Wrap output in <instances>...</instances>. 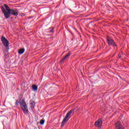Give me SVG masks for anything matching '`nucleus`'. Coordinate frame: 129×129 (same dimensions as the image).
Instances as JSON below:
<instances>
[{"instance_id":"0eeeda50","label":"nucleus","mask_w":129,"mask_h":129,"mask_svg":"<svg viewBox=\"0 0 129 129\" xmlns=\"http://www.w3.org/2000/svg\"><path fill=\"white\" fill-rule=\"evenodd\" d=\"M71 55V53L70 52H69L67 54V55H66L64 56V57H63L60 60L61 63H64V61H67V60H68L69 57H70Z\"/></svg>"},{"instance_id":"4468645a","label":"nucleus","mask_w":129,"mask_h":129,"mask_svg":"<svg viewBox=\"0 0 129 129\" xmlns=\"http://www.w3.org/2000/svg\"><path fill=\"white\" fill-rule=\"evenodd\" d=\"M54 30V28H52V29L50 30V33H54V30Z\"/></svg>"},{"instance_id":"39448f33","label":"nucleus","mask_w":129,"mask_h":129,"mask_svg":"<svg viewBox=\"0 0 129 129\" xmlns=\"http://www.w3.org/2000/svg\"><path fill=\"white\" fill-rule=\"evenodd\" d=\"M1 41L4 46H5L6 48H9L10 42H9V40L6 38V37L2 36L1 38Z\"/></svg>"},{"instance_id":"20e7f679","label":"nucleus","mask_w":129,"mask_h":129,"mask_svg":"<svg viewBox=\"0 0 129 129\" xmlns=\"http://www.w3.org/2000/svg\"><path fill=\"white\" fill-rule=\"evenodd\" d=\"M107 43L109 46H112V47H116V44H115V42L114 40H113L109 36H107L106 38Z\"/></svg>"},{"instance_id":"f8f14e48","label":"nucleus","mask_w":129,"mask_h":129,"mask_svg":"<svg viewBox=\"0 0 129 129\" xmlns=\"http://www.w3.org/2000/svg\"><path fill=\"white\" fill-rule=\"evenodd\" d=\"M40 124H43L45 123V120L43 119L40 120Z\"/></svg>"},{"instance_id":"f257e3e1","label":"nucleus","mask_w":129,"mask_h":129,"mask_svg":"<svg viewBox=\"0 0 129 129\" xmlns=\"http://www.w3.org/2000/svg\"><path fill=\"white\" fill-rule=\"evenodd\" d=\"M4 6L1 7L2 13L4 14L6 19H9L11 17V15L18 17L19 12L17 9H11L8 5L5 4ZM5 8L6 9H5Z\"/></svg>"},{"instance_id":"9d476101","label":"nucleus","mask_w":129,"mask_h":129,"mask_svg":"<svg viewBox=\"0 0 129 129\" xmlns=\"http://www.w3.org/2000/svg\"><path fill=\"white\" fill-rule=\"evenodd\" d=\"M24 52H25V48H21L19 49L18 53L20 55H22V54L24 53Z\"/></svg>"},{"instance_id":"f03ea898","label":"nucleus","mask_w":129,"mask_h":129,"mask_svg":"<svg viewBox=\"0 0 129 129\" xmlns=\"http://www.w3.org/2000/svg\"><path fill=\"white\" fill-rule=\"evenodd\" d=\"M75 110L74 109H72L67 113L65 117L64 118L61 122V127H63V126H64V124H65V123H66V122H67L69 120L70 117H71V115L72 114V115H73V114H74Z\"/></svg>"},{"instance_id":"9b49d317","label":"nucleus","mask_w":129,"mask_h":129,"mask_svg":"<svg viewBox=\"0 0 129 129\" xmlns=\"http://www.w3.org/2000/svg\"><path fill=\"white\" fill-rule=\"evenodd\" d=\"M31 108H35V102H32L31 103Z\"/></svg>"},{"instance_id":"7ed1b4c3","label":"nucleus","mask_w":129,"mask_h":129,"mask_svg":"<svg viewBox=\"0 0 129 129\" xmlns=\"http://www.w3.org/2000/svg\"><path fill=\"white\" fill-rule=\"evenodd\" d=\"M20 105L21 110H22V111H23L24 113H25V114L28 113L29 109H28V105H27L26 102H25V99H22L20 102Z\"/></svg>"},{"instance_id":"423d86ee","label":"nucleus","mask_w":129,"mask_h":129,"mask_svg":"<svg viewBox=\"0 0 129 129\" xmlns=\"http://www.w3.org/2000/svg\"><path fill=\"white\" fill-rule=\"evenodd\" d=\"M95 125L97 127H99V128H100L102 125V120L101 119H99L95 122Z\"/></svg>"},{"instance_id":"ddd939ff","label":"nucleus","mask_w":129,"mask_h":129,"mask_svg":"<svg viewBox=\"0 0 129 129\" xmlns=\"http://www.w3.org/2000/svg\"><path fill=\"white\" fill-rule=\"evenodd\" d=\"M19 100H17L16 102V105L17 106H19Z\"/></svg>"},{"instance_id":"1a4fd4ad","label":"nucleus","mask_w":129,"mask_h":129,"mask_svg":"<svg viewBox=\"0 0 129 129\" xmlns=\"http://www.w3.org/2000/svg\"><path fill=\"white\" fill-rule=\"evenodd\" d=\"M32 90H33V91H37L38 90V86L36 85H33Z\"/></svg>"},{"instance_id":"6e6552de","label":"nucleus","mask_w":129,"mask_h":129,"mask_svg":"<svg viewBox=\"0 0 129 129\" xmlns=\"http://www.w3.org/2000/svg\"><path fill=\"white\" fill-rule=\"evenodd\" d=\"M115 126L116 129H124L122 126V124H121V122L119 121L115 123Z\"/></svg>"}]
</instances>
